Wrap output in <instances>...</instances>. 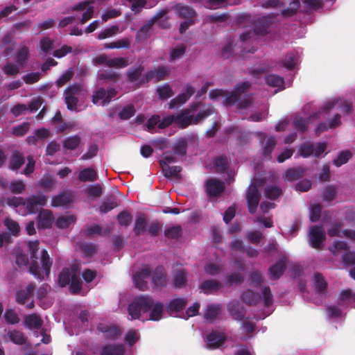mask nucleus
Masks as SVG:
<instances>
[{
  "label": "nucleus",
  "instance_id": "nucleus-47",
  "mask_svg": "<svg viewBox=\"0 0 355 355\" xmlns=\"http://www.w3.org/2000/svg\"><path fill=\"white\" fill-rule=\"evenodd\" d=\"M7 336L10 340L16 345H21L26 343V339L24 334L20 331L16 329L9 331Z\"/></svg>",
  "mask_w": 355,
  "mask_h": 355
},
{
  "label": "nucleus",
  "instance_id": "nucleus-20",
  "mask_svg": "<svg viewBox=\"0 0 355 355\" xmlns=\"http://www.w3.org/2000/svg\"><path fill=\"white\" fill-rule=\"evenodd\" d=\"M341 225L340 223L333 224L331 227L328 230V234L330 236L345 237L352 241L355 240V231L350 230H340Z\"/></svg>",
  "mask_w": 355,
  "mask_h": 355
},
{
  "label": "nucleus",
  "instance_id": "nucleus-35",
  "mask_svg": "<svg viewBox=\"0 0 355 355\" xmlns=\"http://www.w3.org/2000/svg\"><path fill=\"white\" fill-rule=\"evenodd\" d=\"M339 304L342 306H354L355 294L350 290L343 291L340 293Z\"/></svg>",
  "mask_w": 355,
  "mask_h": 355
},
{
  "label": "nucleus",
  "instance_id": "nucleus-56",
  "mask_svg": "<svg viewBox=\"0 0 355 355\" xmlns=\"http://www.w3.org/2000/svg\"><path fill=\"white\" fill-rule=\"evenodd\" d=\"M28 57V49L27 47H21L17 53L16 55V62L21 67H24V65L27 60Z\"/></svg>",
  "mask_w": 355,
  "mask_h": 355
},
{
  "label": "nucleus",
  "instance_id": "nucleus-7",
  "mask_svg": "<svg viewBox=\"0 0 355 355\" xmlns=\"http://www.w3.org/2000/svg\"><path fill=\"white\" fill-rule=\"evenodd\" d=\"M74 11L81 12V16L76 15L75 17H67L62 19L60 23V27H65L67 25L71 24L76 18L80 19L81 24H85L89 19H90L94 14V6L89 1H83L76 5L73 9Z\"/></svg>",
  "mask_w": 355,
  "mask_h": 355
},
{
  "label": "nucleus",
  "instance_id": "nucleus-17",
  "mask_svg": "<svg viewBox=\"0 0 355 355\" xmlns=\"http://www.w3.org/2000/svg\"><path fill=\"white\" fill-rule=\"evenodd\" d=\"M260 200V193L256 185L251 184L247 193V201L249 211L254 214Z\"/></svg>",
  "mask_w": 355,
  "mask_h": 355
},
{
  "label": "nucleus",
  "instance_id": "nucleus-46",
  "mask_svg": "<svg viewBox=\"0 0 355 355\" xmlns=\"http://www.w3.org/2000/svg\"><path fill=\"white\" fill-rule=\"evenodd\" d=\"M147 227V221L144 215H139L137 217L135 227H134V232L136 235H141L146 231Z\"/></svg>",
  "mask_w": 355,
  "mask_h": 355
},
{
  "label": "nucleus",
  "instance_id": "nucleus-21",
  "mask_svg": "<svg viewBox=\"0 0 355 355\" xmlns=\"http://www.w3.org/2000/svg\"><path fill=\"white\" fill-rule=\"evenodd\" d=\"M195 88L191 85H187L182 92L170 103V108L173 105L172 104H184L194 94Z\"/></svg>",
  "mask_w": 355,
  "mask_h": 355
},
{
  "label": "nucleus",
  "instance_id": "nucleus-12",
  "mask_svg": "<svg viewBox=\"0 0 355 355\" xmlns=\"http://www.w3.org/2000/svg\"><path fill=\"white\" fill-rule=\"evenodd\" d=\"M327 146L325 143H305L302 144L300 148V155L304 157L310 155L315 157L320 156L326 150Z\"/></svg>",
  "mask_w": 355,
  "mask_h": 355
},
{
  "label": "nucleus",
  "instance_id": "nucleus-16",
  "mask_svg": "<svg viewBox=\"0 0 355 355\" xmlns=\"http://www.w3.org/2000/svg\"><path fill=\"white\" fill-rule=\"evenodd\" d=\"M150 273L151 268L149 266H145L141 270L137 272L133 276L135 286L140 290L146 289Z\"/></svg>",
  "mask_w": 355,
  "mask_h": 355
},
{
  "label": "nucleus",
  "instance_id": "nucleus-49",
  "mask_svg": "<svg viewBox=\"0 0 355 355\" xmlns=\"http://www.w3.org/2000/svg\"><path fill=\"white\" fill-rule=\"evenodd\" d=\"M187 301L182 298H178L170 302L167 306L168 311L172 314L174 312H178L182 310L186 305Z\"/></svg>",
  "mask_w": 355,
  "mask_h": 355
},
{
  "label": "nucleus",
  "instance_id": "nucleus-61",
  "mask_svg": "<svg viewBox=\"0 0 355 355\" xmlns=\"http://www.w3.org/2000/svg\"><path fill=\"white\" fill-rule=\"evenodd\" d=\"M80 248L85 257H92L96 251L95 245L89 243H83Z\"/></svg>",
  "mask_w": 355,
  "mask_h": 355
},
{
  "label": "nucleus",
  "instance_id": "nucleus-22",
  "mask_svg": "<svg viewBox=\"0 0 355 355\" xmlns=\"http://www.w3.org/2000/svg\"><path fill=\"white\" fill-rule=\"evenodd\" d=\"M225 336L223 334L218 331H212L206 337V345L209 349H215L218 347L224 341Z\"/></svg>",
  "mask_w": 355,
  "mask_h": 355
},
{
  "label": "nucleus",
  "instance_id": "nucleus-60",
  "mask_svg": "<svg viewBox=\"0 0 355 355\" xmlns=\"http://www.w3.org/2000/svg\"><path fill=\"white\" fill-rule=\"evenodd\" d=\"M135 113V109L132 105L124 106L119 112V116L122 119H128Z\"/></svg>",
  "mask_w": 355,
  "mask_h": 355
},
{
  "label": "nucleus",
  "instance_id": "nucleus-50",
  "mask_svg": "<svg viewBox=\"0 0 355 355\" xmlns=\"http://www.w3.org/2000/svg\"><path fill=\"white\" fill-rule=\"evenodd\" d=\"M75 220L73 215L61 216L56 220L55 225L58 228L64 229L74 223Z\"/></svg>",
  "mask_w": 355,
  "mask_h": 355
},
{
  "label": "nucleus",
  "instance_id": "nucleus-45",
  "mask_svg": "<svg viewBox=\"0 0 355 355\" xmlns=\"http://www.w3.org/2000/svg\"><path fill=\"white\" fill-rule=\"evenodd\" d=\"M254 107L252 96H248L238 104L237 110L240 113L245 114L247 111L252 112Z\"/></svg>",
  "mask_w": 355,
  "mask_h": 355
},
{
  "label": "nucleus",
  "instance_id": "nucleus-36",
  "mask_svg": "<svg viewBox=\"0 0 355 355\" xmlns=\"http://www.w3.org/2000/svg\"><path fill=\"white\" fill-rule=\"evenodd\" d=\"M340 124V116L339 114H336L334 116V119H332L328 123H320L316 130V134H320V132L328 130L329 128H334L338 126Z\"/></svg>",
  "mask_w": 355,
  "mask_h": 355
},
{
  "label": "nucleus",
  "instance_id": "nucleus-34",
  "mask_svg": "<svg viewBox=\"0 0 355 355\" xmlns=\"http://www.w3.org/2000/svg\"><path fill=\"white\" fill-rule=\"evenodd\" d=\"M98 329L104 334V336L108 338H115L120 335V329L116 326L100 324Z\"/></svg>",
  "mask_w": 355,
  "mask_h": 355
},
{
  "label": "nucleus",
  "instance_id": "nucleus-29",
  "mask_svg": "<svg viewBox=\"0 0 355 355\" xmlns=\"http://www.w3.org/2000/svg\"><path fill=\"white\" fill-rule=\"evenodd\" d=\"M230 313L234 319L241 320L245 316L244 309L243 306L237 301H232L228 304Z\"/></svg>",
  "mask_w": 355,
  "mask_h": 355
},
{
  "label": "nucleus",
  "instance_id": "nucleus-25",
  "mask_svg": "<svg viewBox=\"0 0 355 355\" xmlns=\"http://www.w3.org/2000/svg\"><path fill=\"white\" fill-rule=\"evenodd\" d=\"M173 9L177 15L186 19H193L196 16L195 10L187 6L177 4L176 6H173Z\"/></svg>",
  "mask_w": 355,
  "mask_h": 355
},
{
  "label": "nucleus",
  "instance_id": "nucleus-24",
  "mask_svg": "<svg viewBox=\"0 0 355 355\" xmlns=\"http://www.w3.org/2000/svg\"><path fill=\"white\" fill-rule=\"evenodd\" d=\"M169 73V70L165 67H159L157 69L151 70L146 74L145 78L146 81L154 80L157 82L159 81L167 76Z\"/></svg>",
  "mask_w": 355,
  "mask_h": 355
},
{
  "label": "nucleus",
  "instance_id": "nucleus-63",
  "mask_svg": "<svg viewBox=\"0 0 355 355\" xmlns=\"http://www.w3.org/2000/svg\"><path fill=\"white\" fill-rule=\"evenodd\" d=\"M143 70L144 68L141 65L130 69L127 73L128 79L132 82L137 80L141 76Z\"/></svg>",
  "mask_w": 355,
  "mask_h": 355
},
{
  "label": "nucleus",
  "instance_id": "nucleus-3",
  "mask_svg": "<svg viewBox=\"0 0 355 355\" xmlns=\"http://www.w3.org/2000/svg\"><path fill=\"white\" fill-rule=\"evenodd\" d=\"M163 304L146 295L135 297L128 306V314L131 320L139 319L142 315H148L150 320L158 321L162 318Z\"/></svg>",
  "mask_w": 355,
  "mask_h": 355
},
{
  "label": "nucleus",
  "instance_id": "nucleus-37",
  "mask_svg": "<svg viewBox=\"0 0 355 355\" xmlns=\"http://www.w3.org/2000/svg\"><path fill=\"white\" fill-rule=\"evenodd\" d=\"M80 137L73 135L67 137L62 142V146L65 150H72L78 148L80 144Z\"/></svg>",
  "mask_w": 355,
  "mask_h": 355
},
{
  "label": "nucleus",
  "instance_id": "nucleus-59",
  "mask_svg": "<svg viewBox=\"0 0 355 355\" xmlns=\"http://www.w3.org/2000/svg\"><path fill=\"white\" fill-rule=\"evenodd\" d=\"M282 193L281 189L275 186H269L265 189V196L266 198L275 200Z\"/></svg>",
  "mask_w": 355,
  "mask_h": 355
},
{
  "label": "nucleus",
  "instance_id": "nucleus-18",
  "mask_svg": "<svg viewBox=\"0 0 355 355\" xmlns=\"http://www.w3.org/2000/svg\"><path fill=\"white\" fill-rule=\"evenodd\" d=\"M225 187L223 182L211 178L205 182V190L209 197H216L223 193Z\"/></svg>",
  "mask_w": 355,
  "mask_h": 355
},
{
  "label": "nucleus",
  "instance_id": "nucleus-4",
  "mask_svg": "<svg viewBox=\"0 0 355 355\" xmlns=\"http://www.w3.org/2000/svg\"><path fill=\"white\" fill-rule=\"evenodd\" d=\"M48 196L40 195H33L30 196L26 202L20 197H14L8 200V204L17 208V211L22 215L36 213L39 207L46 205Z\"/></svg>",
  "mask_w": 355,
  "mask_h": 355
},
{
  "label": "nucleus",
  "instance_id": "nucleus-48",
  "mask_svg": "<svg viewBox=\"0 0 355 355\" xmlns=\"http://www.w3.org/2000/svg\"><path fill=\"white\" fill-rule=\"evenodd\" d=\"M3 317L6 322L8 324H16L20 321L19 316L14 309H7Z\"/></svg>",
  "mask_w": 355,
  "mask_h": 355
},
{
  "label": "nucleus",
  "instance_id": "nucleus-52",
  "mask_svg": "<svg viewBox=\"0 0 355 355\" xmlns=\"http://www.w3.org/2000/svg\"><path fill=\"white\" fill-rule=\"evenodd\" d=\"M313 284L315 289L318 292H322L327 287V282L322 275L320 273H315L313 276Z\"/></svg>",
  "mask_w": 355,
  "mask_h": 355
},
{
  "label": "nucleus",
  "instance_id": "nucleus-31",
  "mask_svg": "<svg viewBox=\"0 0 355 355\" xmlns=\"http://www.w3.org/2000/svg\"><path fill=\"white\" fill-rule=\"evenodd\" d=\"M286 258L280 259L277 263L269 268V275L271 279H277L283 274L285 269Z\"/></svg>",
  "mask_w": 355,
  "mask_h": 355
},
{
  "label": "nucleus",
  "instance_id": "nucleus-33",
  "mask_svg": "<svg viewBox=\"0 0 355 355\" xmlns=\"http://www.w3.org/2000/svg\"><path fill=\"white\" fill-rule=\"evenodd\" d=\"M106 91L103 88L96 89L92 96V102L97 105L105 106L109 103V100L106 98Z\"/></svg>",
  "mask_w": 355,
  "mask_h": 355
},
{
  "label": "nucleus",
  "instance_id": "nucleus-42",
  "mask_svg": "<svg viewBox=\"0 0 355 355\" xmlns=\"http://www.w3.org/2000/svg\"><path fill=\"white\" fill-rule=\"evenodd\" d=\"M78 178L83 182H93L97 178V173L92 168H87L79 173Z\"/></svg>",
  "mask_w": 355,
  "mask_h": 355
},
{
  "label": "nucleus",
  "instance_id": "nucleus-2",
  "mask_svg": "<svg viewBox=\"0 0 355 355\" xmlns=\"http://www.w3.org/2000/svg\"><path fill=\"white\" fill-rule=\"evenodd\" d=\"M199 103H193L189 107L184 110L180 114L175 116L171 115L160 119L159 129H163L173 123H175L182 128H184L191 124H197L200 121L205 119L214 112V109L211 105H204L198 111Z\"/></svg>",
  "mask_w": 355,
  "mask_h": 355
},
{
  "label": "nucleus",
  "instance_id": "nucleus-51",
  "mask_svg": "<svg viewBox=\"0 0 355 355\" xmlns=\"http://www.w3.org/2000/svg\"><path fill=\"white\" fill-rule=\"evenodd\" d=\"M304 173V170L301 167L293 168L287 170L284 178L287 181H293L300 178Z\"/></svg>",
  "mask_w": 355,
  "mask_h": 355
},
{
  "label": "nucleus",
  "instance_id": "nucleus-5",
  "mask_svg": "<svg viewBox=\"0 0 355 355\" xmlns=\"http://www.w3.org/2000/svg\"><path fill=\"white\" fill-rule=\"evenodd\" d=\"M250 87L249 82H243L237 84L233 92H229L223 89H212L209 93L211 100L221 98L222 102L227 105H235L239 102L240 96L246 92Z\"/></svg>",
  "mask_w": 355,
  "mask_h": 355
},
{
  "label": "nucleus",
  "instance_id": "nucleus-58",
  "mask_svg": "<svg viewBox=\"0 0 355 355\" xmlns=\"http://www.w3.org/2000/svg\"><path fill=\"white\" fill-rule=\"evenodd\" d=\"M24 163V157L19 153H15L11 157L10 168L12 170H17Z\"/></svg>",
  "mask_w": 355,
  "mask_h": 355
},
{
  "label": "nucleus",
  "instance_id": "nucleus-6",
  "mask_svg": "<svg viewBox=\"0 0 355 355\" xmlns=\"http://www.w3.org/2000/svg\"><path fill=\"white\" fill-rule=\"evenodd\" d=\"M58 284L61 287L70 285L73 293H78L81 290L82 282L80 279V269L76 264L64 268L58 276Z\"/></svg>",
  "mask_w": 355,
  "mask_h": 355
},
{
  "label": "nucleus",
  "instance_id": "nucleus-27",
  "mask_svg": "<svg viewBox=\"0 0 355 355\" xmlns=\"http://www.w3.org/2000/svg\"><path fill=\"white\" fill-rule=\"evenodd\" d=\"M300 56L297 51H292L286 55L282 64L287 69H292L300 62Z\"/></svg>",
  "mask_w": 355,
  "mask_h": 355
},
{
  "label": "nucleus",
  "instance_id": "nucleus-11",
  "mask_svg": "<svg viewBox=\"0 0 355 355\" xmlns=\"http://www.w3.org/2000/svg\"><path fill=\"white\" fill-rule=\"evenodd\" d=\"M166 10H162L158 12L153 17L151 20L145 26H142L139 31L138 35L141 36V35H147L148 32L150 31L153 24L157 23L159 26L166 28L168 27V24L167 21Z\"/></svg>",
  "mask_w": 355,
  "mask_h": 355
},
{
  "label": "nucleus",
  "instance_id": "nucleus-64",
  "mask_svg": "<svg viewBox=\"0 0 355 355\" xmlns=\"http://www.w3.org/2000/svg\"><path fill=\"white\" fill-rule=\"evenodd\" d=\"M117 206L114 199H109L103 202L99 207V211L101 214H106Z\"/></svg>",
  "mask_w": 355,
  "mask_h": 355
},
{
  "label": "nucleus",
  "instance_id": "nucleus-30",
  "mask_svg": "<svg viewBox=\"0 0 355 355\" xmlns=\"http://www.w3.org/2000/svg\"><path fill=\"white\" fill-rule=\"evenodd\" d=\"M24 325L29 329H39L42 325V319L35 313L24 317Z\"/></svg>",
  "mask_w": 355,
  "mask_h": 355
},
{
  "label": "nucleus",
  "instance_id": "nucleus-39",
  "mask_svg": "<svg viewBox=\"0 0 355 355\" xmlns=\"http://www.w3.org/2000/svg\"><path fill=\"white\" fill-rule=\"evenodd\" d=\"M220 312V306L219 304H209L207 306L205 311V318L210 322L217 318Z\"/></svg>",
  "mask_w": 355,
  "mask_h": 355
},
{
  "label": "nucleus",
  "instance_id": "nucleus-41",
  "mask_svg": "<svg viewBox=\"0 0 355 355\" xmlns=\"http://www.w3.org/2000/svg\"><path fill=\"white\" fill-rule=\"evenodd\" d=\"M162 168L164 173V176L166 178H175L177 179L180 178V166H166L164 163H162Z\"/></svg>",
  "mask_w": 355,
  "mask_h": 355
},
{
  "label": "nucleus",
  "instance_id": "nucleus-15",
  "mask_svg": "<svg viewBox=\"0 0 355 355\" xmlns=\"http://www.w3.org/2000/svg\"><path fill=\"white\" fill-rule=\"evenodd\" d=\"M309 236L310 245L315 248H320L326 238L324 228L318 225L310 228Z\"/></svg>",
  "mask_w": 355,
  "mask_h": 355
},
{
  "label": "nucleus",
  "instance_id": "nucleus-62",
  "mask_svg": "<svg viewBox=\"0 0 355 355\" xmlns=\"http://www.w3.org/2000/svg\"><path fill=\"white\" fill-rule=\"evenodd\" d=\"M38 184L46 191L52 190L55 187L53 178L49 175H44L39 182Z\"/></svg>",
  "mask_w": 355,
  "mask_h": 355
},
{
  "label": "nucleus",
  "instance_id": "nucleus-40",
  "mask_svg": "<svg viewBox=\"0 0 355 355\" xmlns=\"http://www.w3.org/2000/svg\"><path fill=\"white\" fill-rule=\"evenodd\" d=\"M265 80L268 85L274 87H278V90L284 89V79L279 76L275 74H269L265 77Z\"/></svg>",
  "mask_w": 355,
  "mask_h": 355
},
{
  "label": "nucleus",
  "instance_id": "nucleus-32",
  "mask_svg": "<svg viewBox=\"0 0 355 355\" xmlns=\"http://www.w3.org/2000/svg\"><path fill=\"white\" fill-rule=\"evenodd\" d=\"M72 198L70 193H62L52 198L51 205L53 207L65 206L72 201Z\"/></svg>",
  "mask_w": 355,
  "mask_h": 355
},
{
  "label": "nucleus",
  "instance_id": "nucleus-23",
  "mask_svg": "<svg viewBox=\"0 0 355 355\" xmlns=\"http://www.w3.org/2000/svg\"><path fill=\"white\" fill-rule=\"evenodd\" d=\"M35 286L33 284H28L24 289H21L16 293L15 300L20 304H26L29 301Z\"/></svg>",
  "mask_w": 355,
  "mask_h": 355
},
{
  "label": "nucleus",
  "instance_id": "nucleus-1",
  "mask_svg": "<svg viewBox=\"0 0 355 355\" xmlns=\"http://www.w3.org/2000/svg\"><path fill=\"white\" fill-rule=\"evenodd\" d=\"M28 248L31 254L30 261L27 255L19 249L15 250L16 263L19 268H28L31 274L36 279L43 280L49 277L52 265V260L45 250L39 252L38 241H29Z\"/></svg>",
  "mask_w": 355,
  "mask_h": 355
},
{
  "label": "nucleus",
  "instance_id": "nucleus-54",
  "mask_svg": "<svg viewBox=\"0 0 355 355\" xmlns=\"http://www.w3.org/2000/svg\"><path fill=\"white\" fill-rule=\"evenodd\" d=\"M21 68L22 67H20L17 63L14 64L12 62H8L2 67V70L4 73L8 76H15L19 72Z\"/></svg>",
  "mask_w": 355,
  "mask_h": 355
},
{
  "label": "nucleus",
  "instance_id": "nucleus-43",
  "mask_svg": "<svg viewBox=\"0 0 355 355\" xmlns=\"http://www.w3.org/2000/svg\"><path fill=\"white\" fill-rule=\"evenodd\" d=\"M124 347L122 345H109L103 348L101 355H123Z\"/></svg>",
  "mask_w": 355,
  "mask_h": 355
},
{
  "label": "nucleus",
  "instance_id": "nucleus-9",
  "mask_svg": "<svg viewBox=\"0 0 355 355\" xmlns=\"http://www.w3.org/2000/svg\"><path fill=\"white\" fill-rule=\"evenodd\" d=\"M336 107L337 109L343 108V111L345 113L350 112L352 108V103L347 101H343L340 98L330 99L327 101L318 112L314 113L310 116V119H319L322 114H327L332 108Z\"/></svg>",
  "mask_w": 355,
  "mask_h": 355
},
{
  "label": "nucleus",
  "instance_id": "nucleus-19",
  "mask_svg": "<svg viewBox=\"0 0 355 355\" xmlns=\"http://www.w3.org/2000/svg\"><path fill=\"white\" fill-rule=\"evenodd\" d=\"M262 145V153L264 159H270L271 153L276 146V140L274 137H266L263 133H260Z\"/></svg>",
  "mask_w": 355,
  "mask_h": 355
},
{
  "label": "nucleus",
  "instance_id": "nucleus-55",
  "mask_svg": "<svg viewBox=\"0 0 355 355\" xmlns=\"http://www.w3.org/2000/svg\"><path fill=\"white\" fill-rule=\"evenodd\" d=\"M100 80H114L117 78V74L113 70L100 69L97 73Z\"/></svg>",
  "mask_w": 355,
  "mask_h": 355
},
{
  "label": "nucleus",
  "instance_id": "nucleus-8",
  "mask_svg": "<svg viewBox=\"0 0 355 355\" xmlns=\"http://www.w3.org/2000/svg\"><path fill=\"white\" fill-rule=\"evenodd\" d=\"M261 295L254 293L252 291L248 290L241 294V299L244 302L250 305L257 304L259 301L263 302L265 307L269 308L272 304V295L268 286H261Z\"/></svg>",
  "mask_w": 355,
  "mask_h": 355
},
{
  "label": "nucleus",
  "instance_id": "nucleus-44",
  "mask_svg": "<svg viewBox=\"0 0 355 355\" xmlns=\"http://www.w3.org/2000/svg\"><path fill=\"white\" fill-rule=\"evenodd\" d=\"M187 281V272L182 268L174 270L173 283L176 287L183 286Z\"/></svg>",
  "mask_w": 355,
  "mask_h": 355
},
{
  "label": "nucleus",
  "instance_id": "nucleus-13",
  "mask_svg": "<svg viewBox=\"0 0 355 355\" xmlns=\"http://www.w3.org/2000/svg\"><path fill=\"white\" fill-rule=\"evenodd\" d=\"M268 26L261 25V27H259V24H256L253 30L252 28L248 29L241 34V41L243 43H247L254 38L257 40L259 37L266 35L268 33Z\"/></svg>",
  "mask_w": 355,
  "mask_h": 355
},
{
  "label": "nucleus",
  "instance_id": "nucleus-26",
  "mask_svg": "<svg viewBox=\"0 0 355 355\" xmlns=\"http://www.w3.org/2000/svg\"><path fill=\"white\" fill-rule=\"evenodd\" d=\"M53 219V217L51 211L42 210L37 216V225L42 228H49L52 225Z\"/></svg>",
  "mask_w": 355,
  "mask_h": 355
},
{
  "label": "nucleus",
  "instance_id": "nucleus-57",
  "mask_svg": "<svg viewBox=\"0 0 355 355\" xmlns=\"http://www.w3.org/2000/svg\"><path fill=\"white\" fill-rule=\"evenodd\" d=\"M160 117L158 115L153 116L147 122L146 129L148 132L153 133L157 129H159Z\"/></svg>",
  "mask_w": 355,
  "mask_h": 355
},
{
  "label": "nucleus",
  "instance_id": "nucleus-14",
  "mask_svg": "<svg viewBox=\"0 0 355 355\" xmlns=\"http://www.w3.org/2000/svg\"><path fill=\"white\" fill-rule=\"evenodd\" d=\"M94 62L95 64H105L110 67L122 68L128 65V61L124 58H109L103 54L96 57Z\"/></svg>",
  "mask_w": 355,
  "mask_h": 355
},
{
  "label": "nucleus",
  "instance_id": "nucleus-28",
  "mask_svg": "<svg viewBox=\"0 0 355 355\" xmlns=\"http://www.w3.org/2000/svg\"><path fill=\"white\" fill-rule=\"evenodd\" d=\"M152 283L156 288L162 287L166 285V278L163 267H157L153 273Z\"/></svg>",
  "mask_w": 355,
  "mask_h": 355
},
{
  "label": "nucleus",
  "instance_id": "nucleus-38",
  "mask_svg": "<svg viewBox=\"0 0 355 355\" xmlns=\"http://www.w3.org/2000/svg\"><path fill=\"white\" fill-rule=\"evenodd\" d=\"M220 288V284L215 280H208L204 282L200 286V290L205 293H213L218 291Z\"/></svg>",
  "mask_w": 355,
  "mask_h": 355
},
{
  "label": "nucleus",
  "instance_id": "nucleus-10",
  "mask_svg": "<svg viewBox=\"0 0 355 355\" xmlns=\"http://www.w3.org/2000/svg\"><path fill=\"white\" fill-rule=\"evenodd\" d=\"M83 91V87L79 84H73L68 87L64 93L67 108L77 111L78 96Z\"/></svg>",
  "mask_w": 355,
  "mask_h": 355
},
{
  "label": "nucleus",
  "instance_id": "nucleus-53",
  "mask_svg": "<svg viewBox=\"0 0 355 355\" xmlns=\"http://www.w3.org/2000/svg\"><path fill=\"white\" fill-rule=\"evenodd\" d=\"M300 7V1L298 0H291L289 2V7L286 9H281V14L284 17H290L295 13Z\"/></svg>",
  "mask_w": 355,
  "mask_h": 355
}]
</instances>
